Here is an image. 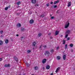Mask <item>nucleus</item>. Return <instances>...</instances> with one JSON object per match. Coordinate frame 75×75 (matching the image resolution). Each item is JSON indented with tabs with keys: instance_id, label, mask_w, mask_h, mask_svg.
<instances>
[{
	"instance_id": "obj_1",
	"label": "nucleus",
	"mask_w": 75,
	"mask_h": 75,
	"mask_svg": "<svg viewBox=\"0 0 75 75\" xmlns=\"http://www.w3.org/2000/svg\"><path fill=\"white\" fill-rule=\"evenodd\" d=\"M69 21H67L65 24V28H67L68 27H69Z\"/></svg>"
},
{
	"instance_id": "obj_2",
	"label": "nucleus",
	"mask_w": 75,
	"mask_h": 75,
	"mask_svg": "<svg viewBox=\"0 0 75 75\" xmlns=\"http://www.w3.org/2000/svg\"><path fill=\"white\" fill-rule=\"evenodd\" d=\"M50 54V52L48 51H46L45 52V55H49Z\"/></svg>"
},
{
	"instance_id": "obj_3",
	"label": "nucleus",
	"mask_w": 75,
	"mask_h": 75,
	"mask_svg": "<svg viewBox=\"0 0 75 75\" xmlns=\"http://www.w3.org/2000/svg\"><path fill=\"white\" fill-rule=\"evenodd\" d=\"M37 1L36 0H31V2L33 4H35L36 3Z\"/></svg>"
},
{
	"instance_id": "obj_4",
	"label": "nucleus",
	"mask_w": 75,
	"mask_h": 75,
	"mask_svg": "<svg viewBox=\"0 0 75 75\" xmlns=\"http://www.w3.org/2000/svg\"><path fill=\"white\" fill-rule=\"evenodd\" d=\"M60 67H58L56 71H55V72L56 73H57L58 72V71H59V69H60Z\"/></svg>"
},
{
	"instance_id": "obj_5",
	"label": "nucleus",
	"mask_w": 75,
	"mask_h": 75,
	"mask_svg": "<svg viewBox=\"0 0 75 75\" xmlns=\"http://www.w3.org/2000/svg\"><path fill=\"white\" fill-rule=\"evenodd\" d=\"M21 26V24L20 23H18L16 25V27H18V28L20 27Z\"/></svg>"
},
{
	"instance_id": "obj_6",
	"label": "nucleus",
	"mask_w": 75,
	"mask_h": 75,
	"mask_svg": "<svg viewBox=\"0 0 75 75\" xmlns=\"http://www.w3.org/2000/svg\"><path fill=\"white\" fill-rule=\"evenodd\" d=\"M34 21L33 19L31 20L29 22L30 24H33L34 23Z\"/></svg>"
},
{
	"instance_id": "obj_7",
	"label": "nucleus",
	"mask_w": 75,
	"mask_h": 75,
	"mask_svg": "<svg viewBox=\"0 0 75 75\" xmlns=\"http://www.w3.org/2000/svg\"><path fill=\"white\" fill-rule=\"evenodd\" d=\"M46 61H47V59H44L42 61V63H45V62H46Z\"/></svg>"
},
{
	"instance_id": "obj_8",
	"label": "nucleus",
	"mask_w": 75,
	"mask_h": 75,
	"mask_svg": "<svg viewBox=\"0 0 75 75\" xmlns=\"http://www.w3.org/2000/svg\"><path fill=\"white\" fill-rule=\"evenodd\" d=\"M46 68L47 69H49L50 68V66L49 65H47L46 66Z\"/></svg>"
},
{
	"instance_id": "obj_9",
	"label": "nucleus",
	"mask_w": 75,
	"mask_h": 75,
	"mask_svg": "<svg viewBox=\"0 0 75 75\" xmlns=\"http://www.w3.org/2000/svg\"><path fill=\"white\" fill-rule=\"evenodd\" d=\"M4 66L5 67H10V65L9 64H8L5 65Z\"/></svg>"
},
{
	"instance_id": "obj_10",
	"label": "nucleus",
	"mask_w": 75,
	"mask_h": 75,
	"mask_svg": "<svg viewBox=\"0 0 75 75\" xmlns=\"http://www.w3.org/2000/svg\"><path fill=\"white\" fill-rule=\"evenodd\" d=\"M63 58L64 60H65L66 59V55H64L63 56Z\"/></svg>"
},
{
	"instance_id": "obj_11",
	"label": "nucleus",
	"mask_w": 75,
	"mask_h": 75,
	"mask_svg": "<svg viewBox=\"0 0 75 75\" xmlns=\"http://www.w3.org/2000/svg\"><path fill=\"white\" fill-rule=\"evenodd\" d=\"M66 34H69L70 33V31L69 30H67L66 32Z\"/></svg>"
},
{
	"instance_id": "obj_12",
	"label": "nucleus",
	"mask_w": 75,
	"mask_h": 75,
	"mask_svg": "<svg viewBox=\"0 0 75 75\" xmlns=\"http://www.w3.org/2000/svg\"><path fill=\"white\" fill-rule=\"evenodd\" d=\"M60 58H61V57L59 56H57V60H59Z\"/></svg>"
},
{
	"instance_id": "obj_13",
	"label": "nucleus",
	"mask_w": 75,
	"mask_h": 75,
	"mask_svg": "<svg viewBox=\"0 0 75 75\" xmlns=\"http://www.w3.org/2000/svg\"><path fill=\"white\" fill-rule=\"evenodd\" d=\"M59 1L57 0L54 2V4H57V3H59Z\"/></svg>"
},
{
	"instance_id": "obj_14",
	"label": "nucleus",
	"mask_w": 75,
	"mask_h": 75,
	"mask_svg": "<svg viewBox=\"0 0 75 75\" xmlns=\"http://www.w3.org/2000/svg\"><path fill=\"white\" fill-rule=\"evenodd\" d=\"M38 69V67L37 66H36L34 67V69L35 70H37Z\"/></svg>"
},
{
	"instance_id": "obj_15",
	"label": "nucleus",
	"mask_w": 75,
	"mask_h": 75,
	"mask_svg": "<svg viewBox=\"0 0 75 75\" xmlns=\"http://www.w3.org/2000/svg\"><path fill=\"white\" fill-rule=\"evenodd\" d=\"M71 6V2H69L68 4V7H69V6Z\"/></svg>"
},
{
	"instance_id": "obj_16",
	"label": "nucleus",
	"mask_w": 75,
	"mask_h": 75,
	"mask_svg": "<svg viewBox=\"0 0 75 75\" xmlns=\"http://www.w3.org/2000/svg\"><path fill=\"white\" fill-rule=\"evenodd\" d=\"M35 44H36L35 42H34L33 43V46H34V47H35Z\"/></svg>"
},
{
	"instance_id": "obj_17",
	"label": "nucleus",
	"mask_w": 75,
	"mask_h": 75,
	"mask_svg": "<svg viewBox=\"0 0 75 75\" xmlns=\"http://www.w3.org/2000/svg\"><path fill=\"white\" fill-rule=\"evenodd\" d=\"M67 47H68V45H67V44H66L64 47L65 49H67Z\"/></svg>"
},
{
	"instance_id": "obj_18",
	"label": "nucleus",
	"mask_w": 75,
	"mask_h": 75,
	"mask_svg": "<svg viewBox=\"0 0 75 75\" xmlns=\"http://www.w3.org/2000/svg\"><path fill=\"white\" fill-rule=\"evenodd\" d=\"M5 42L6 43V44H7L8 42V40H5Z\"/></svg>"
},
{
	"instance_id": "obj_19",
	"label": "nucleus",
	"mask_w": 75,
	"mask_h": 75,
	"mask_svg": "<svg viewBox=\"0 0 75 75\" xmlns=\"http://www.w3.org/2000/svg\"><path fill=\"white\" fill-rule=\"evenodd\" d=\"M31 52V50H28L27 51V52L28 53H30V52Z\"/></svg>"
},
{
	"instance_id": "obj_20",
	"label": "nucleus",
	"mask_w": 75,
	"mask_h": 75,
	"mask_svg": "<svg viewBox=\"0 0 75 75\" xmlns=\"http://www.w3.org/2000/svg\"><path fill=\"white\" fill-rule=\"evenodd\" d=\"M3 43V41L1 40H0V45H2Z\"/></svg>"
},
{
	"instance_id": "obj_21",
	"label": "nucleus",
	"mask_w": 75,
	"mask_h": 75,
	"mask_svg": "<svg viewBox=\"0 0 75 75\" xmlns=\"http://www.w3.org/2000/svg\"><path fill=\"white\" fill-rule=\"evenodd\" d=\"M58 33H59V31H56L55 34V35H57V34H58Z\"/></svg>"
},
{
	"instance_id": "obj_22",
	"label": "nucleus",
	"mask_w": 75,
	"mask_h": 75,
	"mask_svg": "<svg viewBox=\"0 0 75 75\" xmlns=\"http://www.w3.org/2000/svg\"><path fill=\"white\" fill-rule=\"evenodd\" d=\"M69 46L71 47H73V44H70L69 45Z\"/></svg>"
},
{
	"instance_id": "obj_23",
	"label": "nucleus",
	"mask_w": 75,
	"mask_h": 75,
	"mask_svg": "<svg viewBox=\"0 0 75 75\" xmlns=\"http://www.w3.org/2000/svg\"><path fill=\"white\" fill-rule=\"evenodd\" d=\"M21 4V2L20 1H18L17 4V5H19Z\"/></svg>"
},
{
	"instance_id": "obj_24",
	"label": "nucleus",
	"mask_w": 75,
	"mask_h": 75,
	"mask_svg": "<svg viewBox=\"0 0 75 75\" xmlns=\"http://www.w3.org/2000/svg\"><path fill=\"white\" fill-rule=\"evenodd\" d=\"M66 41L65 40H63V44H65Z\"/></svg>"
},
{
	"instance_id": "obj_25",
	"label": "nucleus",
	"mask_w": 75,
	"mask_h": 75,
	"mask_svg": "<svg viewBox=\"0 0 75 75\" xmlns=\"http://www.w3.org/2000/svg\"><path fill=\"white\" fill-rule=\"evenodd\" d=\"M14 58L16 60V61H17V57H14Z\"/></svg>"
},
{
	"instance_id": "obj_26",
	"label": "nucleus",
	"mask_w": 75,
	"mask_h": 75,
	"mask_svg": "<svg viewBox=\"0 0 75 75\" xmlns=\"http://www.w3.org/2000/svg\"><path fill=\"white\" fill-rule=\"evenodd\" d=\"M54 51V50L53 49H52L50 50V52H53Z\"/></svg>"
},
{
	"instance_id": "obj_27",
	"label": "nucleus",
	"mask_w": 75,
	"mask_h": 75,
	"mask_svg": "<svg viewBox=\"0 0 75 75\" xmlns=\"http://www.w3.org/2000/svg\"><path fill=\"white\" fill-rule=\"evenodd\" d=\"M44 14L40 16V17H44Z\"/></svg>"
},
{
	"instance_id": "obj_28",
	"label": "nucleus",
	"mask_w": 75,
	"mask_h": 75,
	"mask_svg": "<svg viewBox=\"0 0 75 75\" xmlns=\"http://www.w3.org/2000/svg\"><path fill=\"white\" fill-rule=\"evenodd\" d=\"M3 33V31L2 30H1L0 31V33L1 34H2V33Z\"/></svg>"
},
{
	"instance_id": "obj_29",
	"label": "nucleus",
	"mask_w": 75,
	"mask_h": 75,
	"mask_svg": "<svg viewBox=\"0 0 75 75\" xmlns=\"http://www.w3.org/2000/svg\"><path fill=\"white\" fill-rule=\"evenodd\" d=\"M59 49V46H57L56 47V50H58Z\"/></svg>"
},
{
	"instance_id": "obj_30",
	"label": "nucleus",
	"mask_w": 75,
	"mask_h": 75,
	"mask_svg": "<svg viewBox=\"0 0 75 75\" xmlns=\"http://www.w3.org/2000/svg\"><path fill=\"white\" fill-rule=\"evenodd\" d=\"M41 35H42L41 33H40L39 34L38 36H39V37H40V36H41Z\"/></svg>"
},
{
	"instance_id": "obj_31",
	"label": "nucleus",
	"mask_w": 75,
	"mask_h": 75,
	"mask_svg": "<svg viewBox=\"0 0 75 75\" xmlns=\"http://www.w3.org/2000/svg\"><path fill=\"white\" fill-rule=\"evenodd\" d=\"M54 18H55V17H54V16H52L51 17V19H54Z\"/></svg>"
},
{
	"instance_id": "obj_32",
	"label": "nucleus",
	"mask_w": 75,
	"mask_h": 75,
	"mask_svg": "<svg viewBox=\"0 0 75 75\" xmlns=\"http://www.w3.org/2000/svg\"><path fill=\"white\" fill-rule=\"evenodd\" d=\"M68 36V35L67 34L65 36V38H67V37Z\"/></svg>"
},
{
	"instance_id": "obj_33",
	"label": "nucleus",
	"mask_w": 75,
	"mask_h": 75,
	"mask_svg": "<svg viewBox=\"0 0 75 75\" xmlns=\"http://www.w3.org/2000/svg\"><path fill=\"white\" fill-rule=\"evenodd\" d=\"M41 47H42V45H41L40 46V47H39V49H40V50L41 48Z\"/></svg>"
},
{
	"instance_id": "obj_34",
	"label": "nucleus",
	"mask_w": 75,
	"mask_h": 75,
	"mask_svg": "<svg viewBox=\"0 0 75 75\" xmlns=\"http://www.w3.org/2000/svg\"><path fill=\"white\" fill-rule=\"evenodd\" d=\"M8 9V7H6L5 8V10H7Z\"/></svg>"
},
{
	"instance_id": "obj_35",
	"label": "nucleus",
	"mask_w": 75,
	"mask_h": 75,
	"mask_svg": "<svg viewBox=\"0 0 75 75\" xmlns=\"http://www.w3.org/2000/svg\"><path fill=\"white\" fill-rule=\"evenodd\" d=\"M70 40V38H67V40Z\"/></svg>"
},
{
	"instance_id": "obj_36",
	"label": "nucleus",
	"mask_w": 75,
	"mask_h": 75,
	"mask_svg": "<svg viewBox=\"0 0 75 75\" xmlns=\"http://www.w3.org/2000/svg\"><path fill=\"white\" fill-rule=\"evenodd\" d=\"M26 65H27V66H28V67H29L30 66V64H29L28 66V64L27 63H26Z\"/></svg>"
},
{
	"instance_id": "obj_37",
	"label": "nucleus",
	"mask_w": 75,
	"mask_h": 75,
	"mask_svg": "<svg viewBox=\"0 0 75 75\" xmlns=\"http://www.w3.org/2000/svg\"><path fill=\"white\" fill-rule=\"evenodd\" d=\"M46 6H49V4H46Z\"/></svg>"
},
{
	"instance_id": "obj_38",
	"label": "nucleus",
	"mask_w": 75,
	"mask_h": 75,
	"mask_svg": "<svg viewBox=\"0 0 75 75\" xmlns=\"http://www.w3.org/2000/svg\"><path fill=\"white\" fill-rule=\"evenodd\" d=\"M21 29L22 30H24V28H22Z\"/></svg>"
},
{
	"instance_id": "obj_39",
	"label": "nucleus",
	"mask_w": 75,
	"mask_h": 75,
	"mask_svg": "<svg viewBox=\"0 0 75 75\" xmlns=\"http://www.w3.org/2000/svg\"><path fill=\"white\" fill-rule=\"evenodd\" d=\"M39 5L38 4H36L35 5V6H38Z\"/></svg>"
},
{
	"instance_id": "obj_40",
	"label": "nucleus",
	"mask_w": 75,
	"mask_h": 75,
	"mask_svg": "<svg viewBox=\"0 0 75 75\" xmlns=\"http://www.w3.org/2000/svg\"><path fill=\"white\" fill-rule=\"evenodd\" d=\"M43 47L44 48H46V47H47V46L46 45L44 46Z\"/></svg>"
},
{
	"instance_id": "obj_41",
	"label": "nucleus",
	"mask_w": 75,
	"mask_h": 75,
	"mask_svg": "<svg viewBox=\"0 0 75 75\" xmlns=\"http://www.w3.org/2000/svg\"><path fill=\"white\" fill-rule=\"evenodd\" d=\"M57 5H55L54 6V8H56V7H57Z\"/></svg>"
},
{
	"instance_id": "obj_42",
	"label": "nucleus",
	"mask_w": 75,
	"mask_h": 75,
	"mask_svg": "<svg viewBox=\"0 0 75 75\" xmlns=\"http://www.w3.org/2000/svg\"><path fill=\"white\" fill-rule=\"evenodd\" d=\"M4 37V36H3L2 35L1 36V38H2V37Z\"/></svg>"
},
{
	"instance_id": "obj_43",
	"label": "nucleus",
	"mask_w": 75,
	"mask_h": 75,
	"mask_svg": "<svg viewBox=\"0 0 75 75\" xmlns=\"http://www.w3.org/2000/svg\"><path fill=\"white\" fill-rule=\"evenodd\" d=\"M18 35H19L18 34H17L16 35V36L17 37H18Z\"/></svg>"
},
{
	"instance_id": "obj_44",
	"label": "nucleus",
	"mask_w": 75,
	"mask_h": 75,
	"mask_svg": "<svg viewBox=\"0 0 75 75\" xmlns=\"http://www.w3.org/2000/svg\"><path fill=\"white\" fill-rule=\"evenodd\" d=\"M2 59L1 58H0V61H1Z\"/></svg>"
},
{
	"instance_id": "obj_45",
	"label": "nucleus",
	"mask_w": 75,
	"mask_h": 75,
	"mask_svg": "<svg viewBox=\"0 0 75 75\" xmlns=\"http://www.w3.org/2000/svg\"><path fill=\"white\" fill-rule=\"evenodd\" d=\"M52 3H53L52 2H51V3H50V4H52Z\"/></svg>"
},
{
	"instance_id": "obj_46",
	"label": "nucleus",
	"mask_w": 75,
	"mask_h": 75,
	"mask_svg": "<svg viewBox=\"0 0 75 75\" xmlns=\"http://www.w3.org/2000/svg\"><path fill=\"white\" fill-rule=\"evenodd\" d=\"M50 75H53V73H51L50 74Z\"/></svg>"
},
{
	"instance_id": "obj_47",
	"label": "nucleus",
	"mask_w": 75,
	"mask_h": 75,
	"mask_svg": "<svg viewBox=\"0 0 75 75\" xmlns=\"http://www.w3.org/2000/svg\"><path fill=\"white\" fill-rule=\"evenodd\" d=\"M21 39H22L23 38V37H21Z\"/></svg>"
},
{
	"instance_id": "obj_48",
	"label": "nucleus",
	"mask_w": 75,
	"mask_h": 75,
	"mask_svg": "<svg viewBox=\"0 0 75 75\" xmlns=\"http://www.w3.org/2000/svg\"><path fill=\"white\" fill-rule=\"evenodd\" d=\"M43 69H44V68H43Z\"/></svg>"
},
{
	"instance_id": "obj_49",
	"label": "nucleus",
	"mask_w": 75,
	"mask_h": 75,
	"mask_svg": "<svg viewBox=\"0 0 75 75\" xmlns=\"http://www.w3.org/2000/svg\"><path fill=\"white\" fill-rule=\"evenodd\" d=\"M49 34H51V33H49Z\"/></svg>"
}]
</instances>
